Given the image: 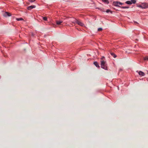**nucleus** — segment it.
Masks as SVG:
<instances>
[{
	"instance_id": "4",
	"label": "nucleus",
	"mask_w": 148,
	"mask_h": 148,
	"mask_svg": "<svg viewBox=\"0 0 148 148\" xmlns=\"http://www.w3.org/2000/svg\"><path fill=\"white\" fill-rule=\"evenodd\" d=\"M123 3L118 1H115L113 2V5L119 7L120 5H122L123 4Z\"/></svg>"
},
{
	"instance_id": "23",
	"label": "nucleus",
	"mask_w": 148,
	"mask_h": 148,
	"mask_svg": "<svg viewBox=\"0 0 148 148\" xmlns=\"http://www.w3.org/2000/svg\"><path fill=\"white\" fill-rule=\"evenodd\" d=\"M147 74H148V71H147Z\"/></svg>"
},
{
	"instance_id": "19",
	"label": "nucleus",
	"mask_w": 148,
	"mask_h": 148,
	"mask_svg": "<svg viewBox=\"0 0 148 148\" xmlns=\"http://www.w3.org/2000/svg\"><path fill=\"white\" fill-rule=\"evenodd\" d=\"M43 19L45 21H47V18L46 17H43Z\"/></svg>"
},
{
	"instance_id": "14",
	"label": "nucleus",
	"mask_w": 148,
	"mask_h": 148,
	"mask_svg": "<svg viewBox=\"0 0 148 148\" xmlns=\"http://www.w3.org/2000/svg\"><path fill=\"white\" fill-rule=\"evenodd\" d=\"M111 54L113 56L114 58H115L116 57V56L113 53H111Z\"/></svg>"
},
{
	"instance_id": "24",
	"label": "nucleus",
	"mask_w": 148,
	"mask_h": 148,
	"mask_svg": "<svg viewBox=\"0 0 148 148\" xmlns=\"http://www.w3.org/2000/svg\"><path fill=\"white\" fill-rule=\"evenodd\" d=\"M32 35L33 36V34H32Z\"/></svg>"
},
{
	"instance_id": "16",
	"label": "nucleus",
	"mask_w": 148,
	"mask_h": 148,
	"mask_svg": "<svg viewBox=\"0 0 148 148\" xmlns=\"http://www.w3.org/2000/svg\"><path fill=\"white\" fill-rule=\"evenodd\" d=\"M121 8H124V9L129 8V7H128L127 6H122Z\"/></svg>"
},
{
	"instance_id": "15",
	"label": "nucleus",
	"mask_w": 148,
	"mask_h": 148,
	"mask_svg": "<svg viewBox=\"0 0 148 148\" xmlns=\"http://www.w3.org/2000/svg\"><path fill=\"white\" fill-rule=\"evenodd\" d=\"M106 12L107 13H109V12H110L111 13H112V12L109 9H107L106 10Z\"/></svg>"
},
{
	"instance_id": "10",
	"label": "nucleus",
	"mask_w": 148,
	"mask_h": 148,
	"mask_svg": "<svg viewBox=\"0 0 148 148\" xmlns=\"http://www.w3.org/2000/svg\"><path fill=\"white\" fill-rule=\"evenodd\" d=\"M62 21H56V24L57 25H60L61 23H62Z\"/></svg>"
},
{
	"instance_id": "13",
	"label": "nucleus",
	"mask_w": 148,
	"mask_h": 148,
	"mask_svg": "<svg viewBox=\"0 0 148 148\" xmlns=\"http://www.w3.org/2000/svg\"><path fill=\"white\" fill-rule=\"evenodd\" d=\"M16 20L18 21H22L23 20V19L21 18H17Z\"/></svg>"
},
{
	"instance_id": "5",
	"label": "nucleus",
	"mask_w": 148,
	"mask_h": 148,
	"mask_svg": "<svg viewBox=\"0 0 148 148\" xmlns=\"http://www.w3.org/2000/svg\"><path fill=\"white\" fill-rule=\"evenodd\" d=\"M3 15L4 17H7V16H11V14L10 13L8 12H5L4 14H3Z\"/></svg>"
},
{
	"instance_id": "17",
	"label": "nucleus",
	"mask_w": 148,
	"mask_h": 148,
	"mask_svg": "<svg viewBox=\"0 0 148 148\" xmlns=\"http://www.w3.org/2000/svg\"><path fill=\"white\" fill-rule=\"evenodd\" d=\"M144 60H147L148 61V57H146L144 58Z\"/></svg>"
},
{
	"instance_id": "11",
	"label": "nucleus",
	"mask_w": 148,
	"mask_h": 148,
	"mask_svg": "<svg viewBox=\"0 0 148 148\" xmlns=\"http://www.w3.org/2000/svg\"><path fill=\"white\" fill-rule=\"evenodd\" d=\"M130 1H131V3H132H132L134 4L136 2V0H131Z\"/></svg>"
},
{
	"instance_id": "3",
	"label": "nucleus",
	"mask_w": 148,
	"mask_h": 148,
	"mask_svg": "<svg viewBox=\"0 0 148 148\" xmlns=\"http://www.w3.org/2000/svg\"><path fill=\"white\" fill-rule=\"evenodd\" d=\"M148 5L145 3H142L141 4L138 5V7L143 9H145L148 7Z\"/></svg>"
},
{
	"instance_id": "6",
	"label": "nucleus",
	"mask_w": 148,
	"mask_h": 148,
	"mask_svg": "<svg viewBox=\"0 0 148 148\" xmlns=\"http://www.w3.org/2000/svg\"><path fill=\"white\" fill-rule=\"evenodd\" d=\"M36 6L35 5H31L27 7L28 10H30L31 9L36 8Z\"/></svg>"
},
{
	"instance_id": "18",
	"label": "nucleus",
	"mask_w": 148,
	"mask_h": 148,
	"mask_svg": "<svg viewBox=\"0 0 148 148\" xmlns=\"http://www.w3.org/2000/svg\"><path fill=\"white\" fill-rule=\"evenodd\" d=\"M102 28H99L98 29V31H101L102 30Z\"/></svg>"
},
{
	"instance_id": "12",
	"label": "nucleus",
	"mask_w": 148,
	"mask_h": 148,
	"mask_svg": "<svg viewBox=\"0 0 148 148\" xmlns=\"http://www.w3.org/2000/svg\"><path fill=\"white\" fill-rule=\"evenodd\" d=\"M126 3L127 4L131 5L132 4V3H131V1H127L126 2Z\"/></svg>"
},
{
	"instance_id": "9",
	"label": "nucleus",
	"mask_w": 148,
	"mask_h": 148,
	"mask_svg": "<svg viewBox=\"0 0 148 148\" xmlns=\"http://www.w3.org/2000/svg\"><path fill=\"white\" fill-rule=\"evenodd\" d=\"M94 64L97 67H99V66L98 63L96 62H94Z\"/></svg>"
},
{
	"instance_id": "1",
	"label": "nucleus",
	"mask_w": 148,
	"mask_h": 148,
	"mask_svg": "<svg viewBox=\"0 0 148 148\" xmlns=\"http://www.w3.org/2000/svg\"><path fill=\"white\" fill-rule=\"evenodd\" d=\"M101 67L102 68L106 70H107V67L106 62L104 60H101Z\"/></svg>"
},
{
	"instance_id": "22",
	"label": "nucleus",
	"mask_w": 148,
	"mask_h": 148,
	"mask_svg": "<svg viewBox=\"0 0 148 148\" xmlns=\"http://www.w3.org/2000/svg\"><path fill=\"white\" fill-rule=\"evenodd\" d=\"M134 23H137V24H138V23L136 21H134Z\"/></svg>"
},
{
	"instance_id": "7",
	"label": "nucleus",
	"mask_w": 148,
	"mask_h": 148,
	"mask_svg": "<svg viewBox=\"0 0 148 148\" xmlns=\"http://www.w3.org/2000/svg\"><path fill=\"white\" fill-rule=\"evenodd\" d=\"M138 74L142 76H144L145 75L144 73L141 71L138 72Z\"/></svg>"
},
{
	"instance_id": "8",
	"label": "nucleus",
	"mask_w": 148,
	"mask_h": 148,
	"mask_svg": "<svg viewBox=\"0 0 148 148\" xmlns=\"http://www.w3.org/2000/svg\"><path fill=\"white\" fill-rule=\"evenodd\" d=\"M105 3L108 4L109 3V1L108 0H101Z\"/></svg>"
},
{
	"instance_id": "20",
	"label": "nucleus",
	"mask_w": 148,
	"mask_h": 148,
	"mask_svg": "<svg viewBox=\"0 0 148 148\" xmlns=\"http://www.w3.org/2000/svg\"><path fill=\"white\" fill-rule=\"evenodd\" d=\"M35 0H29V1L31 3L35 1Z\"/></svg>"
},
{
	"instance_id": "2",
	"label": "nucleus",
	"mask_w": 148,
	"mask_h": 148,
	"mask_svg": "<svg viewBox=\"0 0 148 148\" xmlns=\"http://www.w3.org/2000/svg\"><path fill=\"white\" fill-rule=\"evenodd\" d=\"M72 22L74 23H76L78 25L82 26H83L84 25V24L82 23L76 19H75L74 21Z\"/></svg>"
},
{
	"instance_id": "21",
	"label": "nucleus",
	"mask_w": 148,
	"mask_h": 148,
	"mask_svg": "<svg viewBox=\"0 0 148 148\" xmlns=\"http://www.w3.org/2000/svg\"><path fill=\"white\" fill-rule=\"evenodd\" d=\"M104 59L105 57L104 56H102V58H101V60H104Z\"/></svg>"
}]
</instances>
